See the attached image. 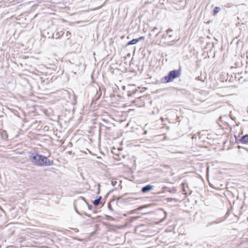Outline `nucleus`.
<instances>
[{"label": "nucleus", "mask_w": 248, "mask_h": 248, "mask_svg": "<svg viewBox=\"0 0 248 248\" xmlns=\"http://www.w3.org/2000/svg\"><path fill=\"white\" fill-rule=\"evenodd\" d=\"M172 30H171V29L169 28L168 29L167 31H166V32H167V35H168L169 37V38H170L172 37V35L171 34V32H172Z\"/></svg>", "instance_id": "obj_10"}, {"label": "nucleus", "mask_w": 248, "mask_h": 248, "mask_svg": "<svg viewBox=\"0 0 248 248\" xmlns=\"http://www.w3.org/2000/svg\"><path fill=\"white\" fill-rule=\"evenodd\" d=\"M160 31H159V32H158L156 34V36H157V35L160 33Z\"/></svg>", "instance_id": "obj_23"}, {"label": "nucleus", "mask_w": 248, "mask_h": 248, "mask_svg": "<svg viewBox=\"0 0 248 248\" xmlns=\"http://www.w3.org/2000/svg\"><path fill=\"white\" fill-rule=\"evenodd\" d=\"M154 186L151 185H146L143 186L141 189V192L143 193H147L149 191L152 190Z\"/></svg>", "instance_id": "obj_4"}, {"label": "nucleus", "mask_w": 248, "mask_h": 248, "mask_svg": "<svg viewBox=\"0 0 248 248\" xmlns=\"http://www.w3.org/2000/svg\"><path fill=\"white\" fill-rule=\"evenodd\" d=\"M140 99H141L140 98H138L137 100H139Z\"/></svg>", "instance_id": "obj_28"}, {"label": "nucleus", "mask_w": 248, "mask_h": 248, "mask_svg": "<svg viewBox=\"0 0 248 248\" xmlns=\"http://www.w3.org/2000/svg\"><path fill=\"white\" fill-rule=\"evenodd\" d=\"M239 141L243 144L248 143V135L242 136L241 138L239 140Z\"/></svg>", "instance_id": "obj_5"}, {"label": "nucleus", "mask_w": 248, "mask_h": 248, "mask_svg": "<svg viewBox=\"0 0 248 248\" xmlns=\"http://www.w3.org/2000/svg\"><path fill=\"white\" fill-rule=\"evenodd\" d=\"M64 34V32L63 31H61L60 32H58L55 34V38L56 39L59 38L60 37L62 36Z\"/></svg>", "instance_id": "obj_9"}, {"label": "nucleus", "mask_w": 248, "mask_h": 248, "mask_svg": "<svg viewBox=\"0 0 248 248\" xmlns=\"http://www.w3.org/2000/svg\"><path fill=\"white\" fill-rule=\"evenodd\" d=\"M101 197H99V198L96 199V200H95L93 202V203L94 204V206H97L99 205V204L100 203V201H101Z\"/></svg>", "instance_id": "obj_8"}, {"label": "nucleus", "mask_w": 248, "mask_h": 248, "mask_svg": "<svg viewBox=\"0 0 248 248\" xmlns=\"http://www.w3.org/2000/svg\"><path fill=\"white\" fill-rule=\"evenodd\" d=\"M164 214H165V217H164L163 218H162V219L160 220V222H163V220L165 219V218H166V217H167V213H166V212H164Z\"/></svg>", "instance_id": "obj_14"}, {"label": "nucleus", "mask_w": 248, "mask_h": 248, "mask_svg": "<svg viewBox=\"0 0 248 248\" xmlns=\"http://www.w3.org/2000/svg\"><path fill=\"white\" fill-rule=\"evenodd\" d=\"M181 75V69L174 70L170 71L167 76L162 78L163 83H168L172 81L175 78H179Z\"/></svg>", "instance_id": "obj_2"}, {"label": "nucleus", "mask_w": 248, "mask_h": 248, "mask_svg": "<svg viewBox=\"0 0 248 248\" xmlns=\"http://www.w3.org/2000/svg\"><path fill=\"white\" fill-rule=\"evenodd\" d=\"M30 158L32 163L37 166H48L53 164L52 161L48 159L46 157L39 155L37 154L31 153L30 155Z\"/></svg>", "instance_id": "obj_1"}, {"label": "nucleus", "mask_w": 248, "mask_h": 248, "mask_svg": "<svg viewBox=\"0 0 248 248\" xmlns=\"http://www.w3.org/2000/svg\"><path fill=\"white\" fill-rule=\"evenodd\" d=\"M167 34H163L162 35V38H166L167 37Z\"/></svg>", "instance_id": "obj_16"}, {"label": "nucleus", "mask_w": 248, "mask_h": 248, "mask_svg": "<svg viewBox=\"0 0 248 248\" xmlns=\"http://www.w3.org/2000/svg\"><path fill=\"white\" fill-rule=\"evenodd\" d=\"M116 183H117V182H116V181H112L111 182V184H112L113 186H115Z\"/></svg>", "instance_id": "obj_15"}, {"label": "nucleus", "mask_w": 248, "mask_h": 248, "mask_svg": "<svg viewBox=\"0 0 248 248\" xmlns=\"http://www.w3.org/2000/svg\"><path fill=\"white\" fill-rule=\"evenodd\" d=\"M136 219V217H134V218H133V220H135V219Z\"/></svg>", "instance_id": "obj_26"}, {"label": "nucleus", "mask_w": 248, "mask_h": 248, "mask_svg": "<svg viewBox=\"0 0 248 248\" xmlns=\"http://www.w3.org/2000/svg\"><path fill=\"white\" fill-rule=\"evenodd\" d=\"M101 94H102V92L100 90V88H99V90L96 91V93L94 96V99L98 100L101 96Z\"/></svg>", "instance_id": "obj_7"}, {"label": "nucleus", "mask_w": 248, "mask_h": 248, "mask_svg": "<svg viewBox=\"0 0 248 248\" xmlns=\"http://www.w3.org/2000/svg\"><path fill=\"white\" fill-rule=\"evenodd\" d=\"M70 34V32H69V31H67V32H66V36H68Z\"/></svg>", "instance_id": "obj_21"}, {"label": "nucleus", "mask_w": 248, "mask_h": 248, "mask_svg": "<svg viewBox=\"0 0 248 248\" xmlns=\"http://www.w3.org/2000/svg\"><path fill=\"white\" fill-rule=\"evenodd\" d=\"M219 222H217V221H214V222H211L209 224V225H212V224H214V223H218Z\"/></svg>", "instance_id": "obj_18"}, {"label": "nucleus", "mask_w": 248, "mask_h": 248, "mask_svg": "<svg viewBox=\"0 0 248 248\" xmlns=\"http://www.w3.org/2000/svg\"><path fill=\"white\" fill-rule=\"evenodd\" d=\"M157 29V28H156V27H155V28H154L152 29V32H154V31H156V30Z\"/></svg>", "instance_id": "obj_19"}, {"label": "nucleus", "mask_w": 248, "mask_h": 248, "mask_svg": "<svg viewBox=\"0 0 248 248\" xmlns=\"http://www.w3.org/2000/svg\"><path fill=\"white\" fill-rule=\"evenodd\" d=\"M147 131L146 130H145V131H144V134H147Z\"/></svg>", "instance_id": "obj_22"}, {"label": "nucleus", "mask_w": 248, "mask_h": 248, "mask_svg": "<svg viewBox=\"0 0 248 248\" xmlns=\"http://www.w3.org/2000/svg\"><path fill=\"white\" fill-rule=\"evenodd\" d=\"M143 226H144V225H142H142H139V226H138L136 228V230H138V229H140L141 227H143Z\"/></svg>", "instance_id": "obj_17"}, {"label": "nucleus", "mask_w": 248, "mask_h": 248, "mask_svg": "<svg viewBox=\"0 0 248 248\" xmlns=\"http://www.w3.org/2000/svg\"><path fill=\"white\" fill-rule=\"evenodd\" d=\"M87 204H88V208H89V209H91V208H92V205H89L88 203H87Z\"/></svg>", "instance_id": "obj_20"}, {"label": "nucleus", "mask_w": 248, "mask_h": 248, "mask_svg": "<svg viewBox=\"0 0 248 248\" xmlns=\"http://www.w3.org/2000/svg\"><path fill=\"white\" fill-rule=\"evenodd\" d=\"M76 212H77V213H78V214H80V213H79L77 210H76Z\"/></svg>", "instance_id": "obj_25"}, {"label": "nucleus", "mask_w": 248, "mask_h": 248, "mask_svg": "<svg viewBox=\"0 0 248 248\" xmlns=\"http://www.w3.org/2000/svg\"><path fill=\"white\" fill-rule=\"evenodd\" d=\"M121 199V197H119V198H118V200H119V199Z\"/></svg>", "instance_id": "obj_27"}, {"label": "nucleus", "mask_w": 248, "mask_h": 248, "mask_svg": "<svg viewBox=\"0 0 248 248\" xmlns=\"http://www.w3.org/2000/svg\"><path fill=\"white\" fill-rule=\"evenodd\" d=\"M220 10V8L218 7H215L214 9V14L215 15L218 13L219 11Z\"/></svg>", "instance_id": "obj_11"}, {"label": "nucleus", "mask_w": 248, "mask_h": 248, "mask_svg": "<svg viewBox=\"0 0 248 248\" xmlns=\"http://www.w3.org/2000/svg\"><path fill=\"white\" fill-rule=\"evenodd\" d=\"M181 187H182L183 192H184L185 194H186V192L187 191V189L188 188L187 184L186 183H182L181 184Z\"/></svg>", "instance_id": "obj_6"}, {"label": "nucleus", "mask_w": 248, "mask_h": 248, "mask_svg": "<svg viewBox=\"0 0 248 248\" xmlns=\"http://www.w3.org/2000/svg\"><path fill=\"white\" fill-rule=\"evenodd\" d=\"M144 37H143V36H141V37H140L138 38H136V39H133L132 40H131L130 41L128 42L127 45L129 46V45L136 44L139 41H140L142 40H144Z\"/></svg>", "instance_id": "obj_3"}, {"label": "nucleus", "mask_w": 248, "mask_h": 248, "mask_svg": "<svg viewBox=\"0 0 248 248\" xmlns=\"http://www.w3.org/2000/svg\"><path fill=\"white\" fill-rule=\"evenodd\" d=\"M106 218L109 221L114 220V219L112 217L108 215L106 216Z\"/></svg>", "instance_id": "obj_12"}, {"label": "nucleus", "mask_w": 248, "mask_h": 248, "mask_svg": "<svg viewBox=\"0 0 248 248\" xmlns=\"http://www.w3.org/2000/svg\"><path fill=\"white\" fill-rule=\"evenodd\" d=\"M196 80H200V81H204V80L202 79V76H198L196 78Z\"/></svg>", "instance_id": "obj_13"}, {"label": "nucleus", "mask_w": 248, "mask_h": 248, "mask_svg": "<svg viewBox=\"0 0 248 248\" xmlns=\"http://www.w3.org/2000/svg\"><path fill=\"white\" fill-rule=\"evenodd\" d=\"M161 119L162 122H163V118H161Z\"/></svg>", "instance_id": "obj_24"}]
</instances>
